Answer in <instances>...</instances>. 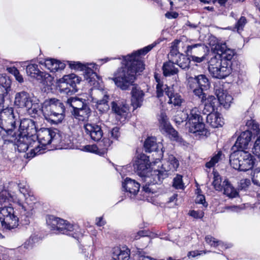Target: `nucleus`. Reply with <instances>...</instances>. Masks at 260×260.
<instances>
[{
	"mask_svg": "<svg viewBox=\"0 0 260 260\" xmlns=\"http://www.w3.org/2000/svg\"><path fill=\"white\" fill-rule=\"evenodd\" d=\"M156 44L154 43L132 54L122 56V66L114 73V77L112 78L117 87L122 90H126L133 85L136 74L142 72L145 69L141 55L147 54Z\"/></svg>",
	"mask_w": 260,
	"mask_h": 260,
	"instance_id": "nucleus-1",
	"label": "nucleus"
},
{
	"mask_svg": "<svg viewBox=\"0 0 260 260\" xmlns=\"http://www.w3.org/2000/svg\"><path fill=\"white\" fill-rule=\"evenodd\" d=\"M211 49L217 54L209 61L208 70L214 78L223 79L232 71V59L235 54L234 50L228 48L225 43L212 45Z\"/></svg>",
	"mask_w": 260,
	"mask_h": 260,
	"instance_id": "nucleus-2",
	"label": "nucleus"
},
{
	"mask_svg": "<svg viewBox=\"0 0 260 260\" xmlns=\"http://www.w3.org/2000/svg\"><path fill=\"white\" fill-rule=\"evenodd\" d=\"M37 139L38 142L33 141L35 144V148L30 149V152L27 153V158H32L37 155L44 153L46 146L51 143L53 145L63 143L60 133L56 129L49 128H41L37 132Z\"/></svg>",
	"mask_w": 260,
	"mask_h": 260,
	"instance_id": "nucleus-3",
	"label": "nucleus"
},
{
	"mask_svg": "<svg viewBox=\"0 0 260 260\" xmlns=\"http://www.w3.org/2000/svg\"><path fill=\"white\" fill-rule=\"evenodd\" d=\"M45 118L52 124L60 123L64 118L65 109L62 103L56 99L46 100L40 106Z\"/></svg>",
	"mask_w": 260,
	"mask_h": 260,
	"instance_id": "nucleus-4",
	"label": "nucleus"
},
{
	"mask_svg": "<svg viewBox=\"0 0 260 260\" xmlns=\"http://www.w3.org/2000/svg\"><path fill=\"white\" fill-rule=\"evenodd\" d=\"M231 166L235 169L246 172L251 170L255 162V158L249 152L243 150H234L230 157Z\"/></svg>",
	"mask_w": 260,
	"mask_h": 260,
	"instance_id": "nucleus-5",
	"label": "nucleus"
},
{
	"mask_svg": "<svg viewBox=\"0 0 260 260\" xmlns=\"http://www.w3.org/2000/svg\"><path fill=\"white\" fill-rule=\"evenodd\" d=\"M12 201L18 204L17 210L20 212V220L24 222V224L29 222V219L35 213V204L36 198L32 194H28L25 197V202H23L21 199L14 196L11 197Z\"/></svg>",
	"mask_w": 260,
	"mask_h": 260,
	"instance_id": "nucleus-6",
	"label": "nucleus"
},
{
	"mask_svg": "<svg viewBox=\"0 0 260 260\" xmlns=\"http://www.w3.org/2000/svg\"><path fill=\"white\" fill-rule=\"evenodd\" d=\"M14 104L19 108H25L30 114H38L41 110L39 100L24 91L16 93Z\"/></svg>",
	"mask_w": 260,
	"mask_h": 260,
	"instance_id": "nucleus-7",
	"label": "nucleus"
},
{
	"mask_svg": "<svg viewBox=\"0 0 260 260\" xmlns=\"http://www.w3.org/2000/svg\"><path fill=\"white\" fill-rule=\"evenodd\" d=\"M17 214L11 206H5L0 210V221L4 229L10 230L17 226L20 212Z\"/></svg>",
	"mask_w": 260,
	"mask_h": 260,
	"instance_id": "nucleus-8",
	"label": "nucleus"
},
{
	"mask_svg": "<svg viewBox=\"0 0 260 260\" xmlns=\"http://www.w3.org/2000/svg\"><path fill=\"white\" fill-rule=\"evenodd\" d=\"M187 124L190 133L194 134L197 136L206 134L205 125L203 122L202 117L198 108L194 107L190 110L189 114H188Z\"/></svg>",
	"mask_w": 260,
	"mask_h": 260,
	"instance_id": "nucleus-9",
	"label": "nucleus"
},
{
	"mask_svg": "<svg viewBox=\"0 0 260 260\" xmlns=\"http://www.w3.org/2000/svg\"><path fill=\"white\" fill-rule=\"evenodd\" d=\"M47 223L50 230L56 234L73 235L71 233L76 227L67 220L52 215L48 217Z\"/></svg>",
	"mask_w": 260,
	"mask_h": 260,
	"instance_id": "nucleus-10",
	"label": "nucleus"
},
{
	"mask_svg": "<svg viewBox=\"0 0 260 260\" xmlns=\"http://www.w3.org/2000/svg\"><path fill=\"white\" fill-rule=\"evenodd\" d=\"M81 80V78L75 74L64 75L59 80V90L68 94L75 93L78 91L77 85Z\"/></svg>",
	"mask_w": 260,
	"mask_h": 260,
	"instance_id": "nucleus-11",
	"label": "nucleus"
},
{
	"mask_svg": "<svg viewBox=\"0 0 260 260\" xmlns=\"http://www.w3.org/2000/svg\"><path fill=\"white\" fill-rule=\"evenodd\" d=\"M68 64L70 68L72 69L84 71V78L87 82L90 85H94L96 79L98 78L97 74L93 72V71L89 67L91 66V68H94L97 66L96 64L93 63H86L83 64L79 61H68Z\"/></svg>",
	"mask_w": 260,
	"mask_h": 260,
	"instance_id": "nucleus-12",
	"label": "nucleus"
},
{
	"mask_svg": "<svg viewBox=\"0 0 260 260\" xmlns=\"http://www.w3.org/2000/svg\"><path fill=\"white\" fill-rule=\"evenodd\" d=\"M160 162L159 158L152 162H149V157L145 154L142 153L138 155L134 164V169L139 176L143 177L149 173L151 167Z\"/></svg>",
	"mask_w": 260,
	"mask_h": 260,
	"instance_id": "nucleus-13",
	"label": "nucleus"
},
{
	"mask_svg": "<svg viewBox=\"0 0 260 260\" xmlns=\"http://www.w3.org/2000/svg\"><path fill=\"white\" fill-rule=\"evenodd\" d=\"M27 75L35 78L45 86H50L53 84V77L49 74L41 72L36 64H30L26 67Z\"/></svg>",
	"mask_w": 260,
	"mask_h": 260,
	"instance_id": "nucleus-14",
	"label": "nucleus"
},
{
	"mask_svg": "<svg viewBox=\"0 0 260 260\" xmlns=\"http://www.w3.org/2000/svg\"><path fill=\"white\" fill-rule=\"evenodd\" d=\"M94 96H91L87 100L95 104L94 106L101 112L104 113L109 109L108 101L109 96L105 90L95 89Z\"/></svg>",
	"mask_w": 260,
	"mask_h": 260,
	"instance_id": "nucleus-15",
	"label": "nucleus"
},
{
	"mask_svg": "<svg viewBox=\"0 0 260 260\" xmlns=\"http://www.w3.org/2000/svg\"><path fill=\"white\" fill-rule=\"evenodd\" d=\"M112 111L115 113L117 118L123 121L127 116L128 111V107L124 100L118 99L111 103Z\"/></svg>",
	"mask_w": 260,
	"mask_h": 260,
	"instance_id": "nucleus-16",
	"label": "nucleus"
},
{
	"mask_svg": "<svg viewBox=\"0 0 260 260\" xmlns=\"http://www.w3.org/2000/svg\"><path fill=\"white\" fill-rule=\"evenodd\" d=\"M168 174L164 171V170H152L151 168L149 173L144 176V182H147L148 183H151L152 184L160 183L162 180L166 178Z\"/></svg>",
	"mask_w": 260,
	"mask_h": 260,
	"instance_id": "nucleus-17",
	"label": "nucleus"
},
{
	"mask_svg": "<svg viewBox=\"0 0 260 260\" xmlns=\"http://www.w3.org/2000/svg\"><path fill=\"white\" fill-rule=\"evenodd\" d=\"M111 142L110 140L105 139L100 142L98 146L96 145H87L83 146L82 150L101 155L106 152Z\"/></svg>",
	"mask_w": 260,
	"mask_h": 260,
	"instance_id": "nucleus-18",
	"label": "nucleus"
},
{
	"mask_svg": "<svg viewBox=\"0 0 260 260\" xmlns=\"http://www.w3.org/2000/svg\"><path fill=\"white\" fill-rule=\"evenodd\" d=\"M187 82L190 88H193L196 85L207 90L210 86L208 78L203 74L196 76L194 77L187 76Z\"/></svg>",
	"mask_w": 260,
	"mask_h": 260,
	"instance_id": "nucleus-19",
	"label": "nucleus"
},
{
	"mask_svg": "<svg viewBox=\"0 0 260 260\" xmlns=\"http://www.w3.org/2000/svg\"><path fill=\"white\" fill-rule=\"evenodd\" d=\"M84 129L86 134L94 141H99L103 136L101 127L95 123L85 124Z\"/></svg>",
	"mask_w": 260,
	"mask_h": 260,
	"instance_id": "nucleus-20",
	"label": "nucleus"
},
{
	"mask_svg": "<svg viewBox=\"0 0 260 260\" xmlns=\"http://www.w3.org/2000/svg\"><path fill=\"white\" fill-rule=\"evenodd\" d=\"M159 122L160 129L162 133H166L171 136L175 140H178V133L170 124L165 114L161 113L159 116Z\"/></svg>",
	"mask_w": 260,
	"mask_h": 260,
	"instance_id": "nucleus-21",
	"label": "nucleus"
},
{
	"mask_svg": "<svg viewBox=\"0 0 260 260\" xmlns=\"http://www.w3.org/2000/svg\"><path fill=\"white\" fill-rule=\"evenodd\" d=\"M252 133L249 131H245L241 133L240 135L238 137L235 145L233 146L232 149L236 150L235 148L237 150H243L247 149L248 145L251 140Z\"/></svg>",
	"mask_w": 260,
	"mask_h": 260,
	"instance_id": "nucleus-22",
	"label": "nucleus"
},
{
	"mask_svg": "<svg viewBox=\"0 0 260 260\" xmlns=\"http://www.w3.org/2000/svg\"><path fill=\"white\" fill-rule=\"evenodd\" d=\"M11 84L9 77L0 74V109L4 107V97L10 90Z\"/></svg>",
	"mask_w": 260,
	"mask_h": 260,
	"instance_id": "nucleus-23",
	"label": "nucleus"
},
{
	"mask_svg": "<svg viewBox=\"0 0 260 260\" xmlns=\"http://www.w3.org/2000/svg\"><path fill=\"white\" fill-rule=\"evenodd\" d=\"M140 185L135 180L129 178H126L122 183V187L130 197L135 196L140 189Z\"/></svg>",
	"mask_w": 260,
	"mask_h": 260,
	"instance_id": "nucleus-24",
	"label": "nucleus"
},
{
	"mask_svg": "<svg viewBox=\"0 0 260 260\" xmlns=\"http://www.w3.org/2000/svg\"><path fill=\"white\" fill-rule=\"evenodd\" d=\"M132 105L134 109L140 107L144 101V92L136 85L133 87L132 91Z\"/></svg>",
	"mask_w": 260,
	"mask_h": 260,
	"instance_id": "nucleus-25",
	"label": "nucleus"
},
{
	"mask_svg": "<svg viewBox=\"0 0 260 260\" xmlns=\"http://www.w3.org/2000/svg\"><path fill=\"white\" fill-rule=\"evenodd\" d=\"M215 93L220 105H222L225 109L229 108L233 100L232 95L220 87L215 88Z\"/></svg>",
	"mask_w": 260,
	"mask_h": 260,
	"instance_id": "nucleus-26",
	"label": "nucleus"
},
{
	"mask_svg": "<svg viewBox=\"0 0 260 260\" xmlns=\"http://www.w3.org/2000/svg\"><path fill=\"white\" fill-rule=\"evenodd\" d=\"M19 139L17 141V148L20 152H25L29 148H35V144H33V141L30 137L26 136L25 134L23 136L19 134Z\"/></svg>",
	"mask_w": 260,
	"mask_h": 260,
	"instance_id": "nucleus-27",
	"label": "nucleus"
},
{
	"mask_svg": "<svg viewBox=\"0 0 260 260\" xmlns=\"http://www.w3.org/2000/svg\"><path fill=\"white\" fill-rule=\"evenodd\" d=\"M206 120L207 122L213 128L222 126L224 124L223 119L220 113L217 112H208Z\"/></svg>",
	"mask_w": 260,
	"mask_h": 260,
	"instance_id": "nucleus-28",
	"label": "nucleus"
},
{
	"mask_svg": "<svg viewBox=\"0 0 260 260\" xmlns=\"http://www.w3.org/2000/svg\"><path fill=\"white\" fill-rule=\"evenodd\" d=\"M204 107L203 110L204 114H207L208 112H214L217 107L220 105L218 99H216L213 95H209L206 97V100L203 103Z\"/></svg>",
	"mask_w": 260,
	"mask_h": 260,
	"instance_id": "nucleus-29",
	"label": "nucleus"
},
{
	"mask_svg": "<svg viewBox=\"0 0 260 260\" xmlns=\"http://www.w3.org/2000/svg\"><path fill=\"white\" fill-rule=\"evenodd\" d=\"M174 86L168 88L164 92L168 96V103L172 104L175 106H180L183 102V99L178 93L175 92Z\"/></svg>",
	"mask_w": 260,
	"mask_h": 260,
	"instance_id": "nucleus-30",
	"label": "nucleus"
},
{
	"mask_svg": "<svg viewBox=\"0 0 260 260\" xmlns=\"http://www.w3.org/2000/svg\"><path fill=\"white\" fill-rule=\"evenodd\" d=\"M75 118L79 121H86L91 114V110L87 105L78 110H74L72 112Z\"/></svg>",
	"mask_w": 260,
	"mask_h": 260,
	"instance_id": "nucleus-31",
	"label": "nucleus"
},
{
	"mask_svg": "<svg viewBox=\"0 0 260 260\" xmlns=\"http://www.w3.org/2000/svg\"><path fill=\"white\" fill-rule=\"evenodd\" d=\"M179 165V161L173 155H169L167 160L161 165L162 169L168 173L169 171H175Z\"/></svg>",
	"mask_w": 260,
	"mask_h": 260,
	"instance_id": "nucleus-32",
	"label": "nucleus"
},
{
	"mask_svg": "<svg viewBox=\"0 0 260 260\" xmlns=\"http://www.w3.org/2000/svg\"><path fill=\"white\" fill-rule=\"evenodd\" d=\"M44 63L45 67L52 72L62 70L66 66L64 63L54 59H46Z\"/></svg>",
	"mask_w": 260,
	"mask_h": 260,
	"instance_id": "nucleus-33",
	"label": "nucleus"
},
{
	"mask_svg": "<svg viewBox=\"0 0 260 260\" xmlns=\"http://www.w3.org/2000/svg\"><path fill=\"white\" fill-rule=\"evenodd\" d=\"M186 53L190 57L191 55H202L205 54V47L201 43L188 45L186 48Z\"/></svg>",
	"mask_w": 260,
	"mask_h": 260,
	"instance_id": "nucleus-34",
	"label": "nucleus"
},
{
	"mask_svg": "<svg viewBox=\"0 0 260 260\" xmlns=\"http://www.w3.org/2000/svg\"><path fill=\"white\" fill-rule=\"evenodd\" d=\"M130 250L126 247L114 248L113 256L115 260H129Z\"/></svg>",
	"mask_w": 260,
	"mask_h": 260,
	"instance_id": "nucleus-35",
	"label": "nucleus"
},
{
	"mask_svg": "<svg viewBox=\"0 0 260 260\" xmlns=\"http://www.w3.org/2000/svg\"><path fill=\"white\" fill-rule=\"evenodd\" d=\"M67 103L73 108V110H78L87 105L85 99L78 97H71L69 98L67 100Z\"/></svg>",
	"mask_w": 260,
	"mask_h": 260,
	"instance_id": "nucleus-36",
	"label": "nucleus"
},
{
	"mask_svg": "<svg viewBox=\"0 0 260 260\" xmlns=\"http://www.w3.org/2000/svg\"><path fill=\"white\" fill-rule=\"evenodd\" d=\"M223 193L229 198H236L238 196V192L237 190L231 185L227 180L223 181Z\"/></svg>",
	"mask_w": 260,
	"mask_h": 260,
	"instance_id": "nucleus-37",
	"label": "nucleus"
},
{
	"mask_svg": "<svg viewBox=\"0 0 260 260\" xmlns=\"http://www.w3.org/2000/svg\"><path fill=\"white\" fill-rule=\"evenodd\" d=\"M158 145L156 143L155 138L151 137L145 140L144 146L146 152H151L157 151L159 147Z\"/></svg>",
	"mask_w": 260,
	"mask_h": 260,
	"instance_id": "nucleus-38",
	"label": "nucleus"
},
{
	"mask_svg": "<svg viewBox=\"0 0 260 260\" xmlns=\"http://www.w3.org/2000/svg\"><path fill=\"white\" fill-rule=\"evenodd\" d=\"M174 63H175L174 61H169L164 63L162 70L165 76L173 75L177 73L178 69L174 66Z\"/></svg>",
	"mask_w": 260,
	"mask_h": 260,
	"instance_id": "nucleus-39",
	"label": "nucleus"
},
{
	"mask_svg": "<svg viewBox=\"0 0 260 260\" xmlns=\"http://www.w3.org/2000/svg\"><path fill=\"white\" fill-rule=\"evenodd\" d=\"M176 56L178 58V59L174 61L176 64L182 69H185L188 68L190 62V57H188L179 53L178 54H176Z\"/></svg>",
	"mask_w": 260,
	"mask_h": 260,
	"instance_id": "nucleus-40",
	"label": "nucleus"
},
{
	"mask_svg": "<svg viewBox=\"0 0 260 260\" xmlns=\"http://www.w3.org/2000/svg\"><path fill=\"white\" fill-rule=\"evenodd\" d=\"M154 78L157 82L156 85V93L157 96L159 98L164 95V91H165L168 88L167 85H165L161 82L159 77L157 74H155Z\"/></svg>",
	"mask_w": 260,
	"mask_h": 260,
	"instance_id": "nucleus-41",
	"label": "nucleus"
},
{
	"mask_svg": "<svg viewBox=\"0 0 260 260\" xmlns=\"http://www.w3.org/2000/svg\"><path fill=\"white\" fill-rule=\"evenodd\" d=\"M206 242L211 247H216L220 246L222 248H227L228 247L224 244L222 241L216 239L210 235L206 236L205 238Z\"/></svg>",
	"mask_w": 260,
	"mask_h": 260,
	"instance_id": "nucleus-42",
	"label": "nucleus"
},
{
	"mask_svg": "<svg viewBox=\"0 0 260 260\" xmlns=\"http://www.w3.org/2000/svg\"><path fill=\"white\" fill-rule=\"evenodd\" d=\"M213 180L212 183L215 189L217 191H221L223 188V182L219 174L215 171L213 172Z\"/></svg>",
	"mask_w": 260,
	"mask_h": 260,
	"instance_id": "nucleus-43",
	"label": "nucleus"
},
{
	"mask_svg": "<svg viewBox=\"0 0 260 260\" xmlns=\"http://www.w3.org/2000/svg\"><path fill=\"white\" fill-rule=\"evenodd\" d=\"M222 156V152L218 151L217 154H215L206 164L207 168H211L217 164L221 159Z\"/></svg>",
	"mask_w": 260,
	"mask_h": 260,
	"instance_id": "nucleus-44",
	"label": "nucleus"
},
{
	"mask_svg": "<svg viewBox=\"0 0 260 260\" xmlns=\"http://www.w3.org/2000/svg\"><path fill=\"white\" fill-rule=\"evenodd\" d=\"M188 113L186 111H180L178 114L175 117V121L178 124H180V123L186 121H188Z\"/></svg>",
	"mask_w": 260,
	"mask_h": 260,
	"instance_id": "nucleus-45",
	"label": "nucleus"
},
{
	"mask_svg": "<svg viewBox=\"0 0 260 260\" xmlns=\"http://www.w3.org/2000/svg\"><path fill=\"white\" fill-rule=\"evenodd\" d=\"M191 89H193V92L194 95L198 96L201 100L202 103H204L206 97L205 93L203 92V90L205 89L196 85H195L194 88Z\"/></svg>",
	"mask_w": 260,
	"mask_h": 260,
	"instance_id": "nucleus-46",
	"label": "nucleus"
},
{
	"mask_svg": "<svg viewBox=\"0 0 260 260\" xmlns=\"http://www.w3.org/2000/svg\"><path fill=\"white\" fill-rule=\"evenodd\" d=\"M173 186L176 189H183L184 184L182 182V177L177 175L173 179Z\"/></svg>",
	"mask_w": 260,
	"mask_h": 260,
	"instance_id": "nucleus-47",
	"label": "nucleus"
},
{
	"mask_svg": "<svg viewBox=\"0 0 260 260\" xmlns=\"http://www.w3.org/2000/svg\"><path fill=\"white\" fill-rule=\"evenodd\" d=\"M247 23V20L245 17L242 16L237 21L235 25V28L238 32L240 33L243 30L244 27Z\"/></svg>",
	"mask_w": 260,
	"mask_h": 260,
	"instance_id": "nucleus-48",
	"label": "nucleus"
},
{
	"mask_svg": "<svg viewBox=\"0 0 260 260\" xmlns=\"http://www.w3.org/2000/svg\"><path fill=\"white\" fill-rule=\"evenodd\" d=\"M246 125L251 127L254 131L256 135L260 134V128L258 124L254 120H250L246 122Z\"/></svg>",
	"mask_w": 260,
	"mask_h": 260,
	"instance_id": "nucleus-49",
	"label": "nucleus"
},
{
	"mask_svg": "<svg viewBox=\"0 0 260 260\" xmlns=\"http://www.w3.org/2000/svg\"><path fill=\"white\" fill-rule=\"evenodd\" d=\"M20 192L23 195L24 198L31 194L29 191L28 187L26 184L20 183L18 185Z\"/></svg>",
	"mask_w": 260,
	"mask_h": 260,
	"instance_id": "nucleus-50",
	"label": "nucleus"
},
{
	"mask_svg": "<svg viewBox=\"0 0 260 260\" xmlns=\"http://www.w3.org/2000/svg\"><path fill=\"white\" fill-rule=\"evenodd\" d=\"M195 202L197 204H202L205 208L208 206V203L206 202L205 197L203 194H198L196 198Z\"/></svg>",
	"mask_w": 260,
	"mask_h": 260,
	"instance_id": "nucleus-51",
	"label": "nucleus"
},
{
	"mask_svg": "<svg viewBox=\"0 0 260 260\" xmlns=\"http://www.w3.org/2000/svg\"><path fill=\"white\" fill-rule=\"evenodd\" d=\"M188 214L192 216V217L198 219V218H202L204 215V213L203 211L199 210V211H195V210H191L188 213Z\"/></svg>",
	"mask_w": 260,
	"mask_h": 260,
	"instance_id": "nucleus-52",
	"label": "nucleus"
},
{
	"mask_svg": "<svg viewBox=\"0 0 260 260\" xmlns=\"http://www.w3.org/2000/svg\"><path fill=\"white\" fill-rule=\"evenodd\" d=\"M252 181L253 184L260 186V170L254 173Z\"/></svg>",
	"mask_w": 260,
	"mask_h": 260,
	"instance_id": "nucleus-53",
	"label": "nucleus"
},
{
	"mask_svg": "<svg viewBox=\"0 0 260 260\" xmlns=\"http://www.w3.org/2000/svg\"><path fill=\"white\" fill-rule=\"evenodd\" d=\"M29 123H32V121L28 119H24L21 120L20 122V128L23 130H26L27 129V126Z\"/></svg>",
	"mask_w": 260,
	"mask_h": 260,
	"instance_id": "nucleus-54",
	"label": "nucleus"
},
{
	"mask_svg": "<svg viewBox=\"0 0 260 260\" xmlns=\"http://www.w3.org/2000/svg\"><path fill=\"white\" fill-rule=\"evenodd\" d=\"M110 134L112 138L114 139L117 140L120 135L119 128L117 127L113 128L110 132Z\"/></svg>",
	"mask_w": 260,
	"mask_h": 260,
	"instance_id": "nucleus-55",
	"label": "nucleus"
},
{
	"mask_svg": "<svg viewBox=\"0 0 260 260\" xmlns=\"http://www.w3.org/2000/svg\"><path fill=\"white\" fill-rule=\"evenodd\" d=\"M34 244V238L30 237L28 240H27L23 244V246L25 249L31 248Z\"/></svg>",
	"mask_w": 260,
	"mask_h": 260,
	"instance_id": "nucleus-56",
	"label": "nucleus"
},
{
	"mask_svg": "<svg viewBox=\"0 0 260 260\" xmlns=\"http://www.w3.org/2000/svg\"><path fill=\"white\" fill-rule=\"evenodd\" d=\"M147 236V232L145 231H140L137 234L132 235V238L134 240H138L141 237Z\"/></svg>",
	"mask_w": 260,
	"mask_h": 260,
	"instance_id": "nucleus-57",
	"label": "nucleus"
},
{
	"mask_svg": "<svg viewBox=\"0 0 260 260\" xmlns=\"http://www.w3.org/2000/svg\"><path fill=\"white\" fill-rule=\"evenodd\" d=\"M253 153L260 159V146L254 143L252 148Z\"/></svg>",
	"mask_w": 260,
	"mask_h": 260,
	"instance_id": "nucleus-58",
	"label": "nucleus"
},
{
	"mask_svg": "<svg viewBox=\"0 0 260 260\" xmlns=\"http://www.w3.org/2000/svg\"><path fill=\"white\" fill-rule=\"evenodd\" d=\"M190 60L193 61L194 62H197V63H200L203 61L205 60V56L204 54L201 57L197 56L196 55H191Z\"/></svg>",
	"mask_w": 260,
	"mask_h": 260,
	"instance_id": "nucleus-59",
	"label": "nucleus"
},
{
	"mask_svg": "<svg viewBox=\"0 0 260 260\" xmlns=\"http://www.w3.org/2000/svg\"><path fill=\"white\" fill-rule=\"evenodd\" d=\"M165 16L168 19H174L178 16V14L176 12L171 11L167 12Z\"/></svg>",
	"mask_w": 260,
	"mask_h": 260,
	"instance_id": "nucleus-60",
	"label": "nucleus"
},
{
	"mask_svg": "<svg viewBox=\"0 0 260 260\" xmlns=\"http://www.w3.org/2000/svg\"><path fill=\"white\" fill-rule=\"evenodd\" d=\"M146 184L143 186L142 191L146 193H149L151 192L152 188L150 187L151 183H148L146 182Z\"/></svg>",
	"mask_w": 260,
	"mask_h": 260,
	"instance_id": "nucleus-61",
	"label": "nucleus"
},
{
	"mask_svg": "<svg viewBox=\"0 0 260 260\" xmlns=\"http://www.w3.org/2000/svg\"><path fill=\"white\" fill-rule=\"evenodd\" d=\"M225 208L227 209H230L233 211L239 212L242 210L244 208L243 206H228Z\"/></svg>",
	"mask_w": 260,
	"mask_h": 260,
	"instance_id": "nucleus-62",
	"label": "nucleus"
},
{
	"mask_svg": "<svg viewBox=\"0 0 260 260\" xmlns=\"http://www.w3.org/2000/svg\"><path fill=\"white\" fill-rule=\"evenodd\" d=\"M7 71L9 73L13 75L14 77H16L18 74V73H19V71L17 70V69L14 67L8 68Z\"/></svg>",
	"mask_w": 260,
	"mask_h": 260,
	"instance_id": "nucleus-63",
	"label": "nucleus"
},
{
	"mask_svg": "<svg viewBox=\"0 0 260 260\" xmlns=\"http://www.w3.org/2000/svg\"><path fill=\"white\" fill-rule=\"evenodd\" d=\"M106 223L105 221L103 219L102 217L96 218V224L99 226H102Z\"/></svg>",
	"mask_w": 260,
	"mask_h": 260,
	"instance_id": "nucleus-64",
	"label": "nucleus"
}]
</instances>
